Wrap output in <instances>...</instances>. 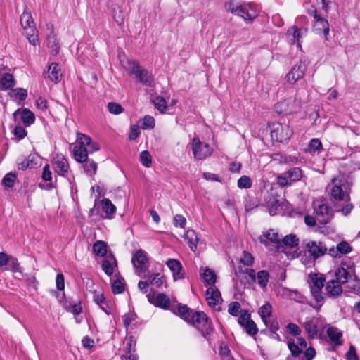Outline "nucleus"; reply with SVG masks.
Instances as JSON below:
<instances>
[{
  "label": "nucleus",
  "mask_w": 360,
  "mask_h": 360,
  "mask_svg": "<svg viewBox=\"0 0 360 360\" xmlns=\"http://www.w3.org/2000/svg\"><path fill=\"white\" fill-rule=\"evenodd\" d=\"M107 250V243L103 240H97L93 245V252L98 256H105Z\"/></svg>",
  "instance_id": "c9c22d12"
},
{
  "label": "nucleus",
  "mask_w": 360,
  "mask_h": 360,
  "mask_svg": "<svg viewBox=\"0 0 360 360\" xmlns=\"http://www.w3.org/2000/svg\"><path fill=\"white\" fill-rule=\"evenodd\" d=\"M101 204L102 210L105 214L104 218L112 219V215L116 211V207L108 198L103 199L101 202Z\"/></svg>",
  "instance_id": "cd10ccee"
},
{
  "label": "nucleus",
  "mask_w": 360,
  "mask_h": 360,
  "mask_svg": "<svg viewBox=\"0 0 360 360\" xmlns=\"http://www.w3.org/2000/svg\"><path fill=\"white\" fill-rule=\"evenodd\" d=\"M250 320V314L248 311H243L238 318V322L242 327H244Z\"/></svg>",
  "instance_id": "774afa93"
},
{
  "label": "nucleus",
  "mask_w": 360,
  "mask_h": 360,
  "mask_svg": "<svg viewBox=\"0 0 360 360\" xmlns=\"http://www.w3.org/2000/svg\"><path fill=\"white\" fill-rule=\"evenodd\" d=\"M335 280L337 281L341 285L347 283L350 278H352V275L345 268H338L335 272Z\"/></svg>",
  "instance_id": "bb28decb"
},
{
  "label": "nucleus",
  "mask_w": 360,
  "mask_h": 360,
  "mask_svg": "<svg viewBox=\"0 0 360 360\" xmlns=\"http://www.w3.org/2000/svg\"><path fill=\"white\" fill-rule=\"evenodd\" d=\"M347 181L345 179L333 178L328 186L331 198L336 201H350V195L347 191Z\"/></svg>",
  "instance_id": "39448f33"
},
{
  "label": "nucleus",
  "mask_w": 360,
  "mask_h": 360,
  "mask_svg": "<svg viewBox=\"0 0 360 360\" xmlns=\"http://www.w3.org/2000/svg\"><path fill=\"white\" fill-rule=\"evenodd\" d=\"M286 328H287L288 332L294 336H298L301 333V329L295 323H288V325L286 326Z\"/></svg>",
  "instance_id": "69168bd1"
},
{
  "label": "nucleus",
  "mask_w": 360,
  "mask_h": 360,
  "mask_svg": "<svg viewBox=\"0 0 360 360\" xmlns=\"http://www.w3.org/2000/svg\"><path fill=\"white\" fill-rule=\"evenodd\" d=\"M288 347L293 357H297L302 352V349L295 343L294 341H288Z\"/></svg>",
  "instance_id": "5fc2aeb1"
},
{
  "label": "nucleus",
  "mask_w": 360,
  "mask_h": 360,
  "mask_svg": "<svg viewBox=\"0 0 360 360\" xmlns=\"http://www.w3.org/2000/svg\"><path fill=\"white\" fill-rule=\"evenodd\" d=\"M311 292L317 302H320L323 300L324 296L322 292V288L311 287Z\"/></svg>",
  "instance_id": "0e129e2a"
},
{
  "label": "nucleus",
  "mask_w": 360,
  "mask_h": 360,
  "mask_svg": "<svg viewBox=\"0 0 360 360\" xmlns=\"http://www.w3.org/2000/svg\"><path fill=\"white\" fill-rule=\"evenodd\" d=\"M10 96L15 99H19L21 101H24L27 97V91L23 88H16L13 89Z\"/></svg>",
  "instance_id": "37998d69"
},
{
  "label": "nucleus",
  "mask_w": 360,
  "mask_h": 360,
  "mask_svg": "<svg viewBox=\"0 0 360 360\" xmlns=\"http://www.w3.org/2000/svg\"><path fill=\"white\" fill-rule=\"evenodd\" d=\"M252 182L251 179L248 176H243L238 180V186L240 188H250Z\"/></svg>",
  "instance_id": "6e6d98bb"
},
{
  "label": "nucleus",
  "mask_w": 360,
  "mask_h": 360,
  "mask_svg": "<svg viewBox=\"0 0 360 360\" xmlns=\"http://www.w3.org/2000/svg\"><path fill=\"white\" fill-rule=\"evenodd\" d=\"M16 179L17 176L14 173H8L4 176L2 184L8 188H12L15 183Z\"/></svg>",
  "instance_id": "a18cd8bd"
},
{
  "label": "nucleus",
  "mask_w": 360,
  "mask_h": 360,
  "mask_svg": "<svg viewBox=\"0 0 360 360\" xmlns=\"http://www.w3.org/2000/svg\"><path fill=\"white\" fill-rule=\"evenodd\" d=\"M258 314L260 316L263 322H266V320L272 315V306L269 302H266L258 310Z\"/></svg>",
  "instance_id": "72a5a7b5"
},
{
  "label": "nucleus",
  "mask_w": 360,
  "mask_h": 360,
  "mask_svg": "<svg viewBox=\"0 0 360 360\" xmlns=\"http://www.w3.org/2000/svg\"><path fill=\"white\" fill-rule=\"evenodd\" d=\"M307 27L298 28L297 25H294L288 30L287 35L292 43L300 47V39L307 34Z\"/></svg>",
  "instance_id": "dca6fc26"
},
{
  "label": "nucleus",
  "mask_w": 360,
  "mask_h": 360,
  "mask_svg": "<svg viewBox=\"0 0 360 360\" xmlns=\"http://www.w3.org/2000/svg\"><path fill=\"white\" fill-rule=\"evenodd\" d=\"M107 107L108 111L114 115H119L124 111L122 106L115 102H109Z\"/></svg>",
  "instance_id": "3c124183"
},
{
  "label": "nucleus",
  "mask_w": 360,
  "mask_h": 360,
  "mask_svg": "<svg viewBox=\"0 0 360 360\" xmlns=\"http://www.w3.org/2000/svg\"><path fill=\"white\" fill-rule=\"evenodd\" d=\"M113 264L117 265L115 257L110 255L103 261L102 269L108 276H111L114 272Z\"/></svg>",
  "instance_id": "c756f323"
},
{
  "label": "nucleus",
  "mask_w": 360,
  "mask_h": 360,
  "mask_svg": "<svg viewBox=\"0 0 360 360\" xmlns=\"http://www.w3.org/2000/svg\"><path fill=\"white\" fill-rule=\"evenodd\" d=\"M112 290L115 294H120L124 292V285L120 280L117 279L114 281L112 284Z\"/></svg>",
  "instance_id": "338daca9"
},
{
  "label": "nucleus",
  "mask_w": 360,
  "mask_h": 360,
  "mask_svg": "<svg viewBox=\"0 0 360 360\" xmlns=\"http://www.w3.org/2000/svg\"><path fill=\"white\" fill-rule=\"evenodd\" d=\"M82 163V168L85 174L91 177L94 176L98 169L97 163L94 160L89 159Z\"/></svg>",
  "instance_id": "7c9ffc66"
},
{
  "label": "nucleus",
  "mask_w": 360,
  "mask_h": 360,
  "mask_svg": "<svg viewBox=\"0 0 360 360\" xmlns=\"http://www.w3.org/2000/svg\"><path fill=\"white\" fill-rule=\"evenodd\" d=\"M299 239L294 234L287 235L282 240H281V243H283L285 246H288L290 248L295 247L298 245Z\"/></svg>",
  "instance_id": "c03bdc74"
},
{
  "label": "nucleus",
  "mask_w": 360,
  "mask_h": 360,
  "mask_svg": "<svg viewBox=\"0 0 360 360\" xmlns=\"http://www.w3.org/2000/svg\"><path fill=\"white\" fill-rule=\"evenodd\" d=\"M352 250L349 243L343 240L339 243L337 246L330 247L328 248V254L333 257H340L342 255L347 254Z\"/></svg>",
  "instance_id": "6ab92c4d"
},
{
  "label": "nucleus",
  "mask_w": 360,
  "mask_h": 360,
  "mask_svg": "<svg viewBox=\"0 0 360 360\" xmlns=\"http://www.w3.org/2000/svg\"><path fill=\"white\" fill-rule=\"evenodd\" d=\"M140 161L146 167H150L152 163V158L148 150H143L140 153Z\"/></svg>",
  "instance_id": "09e8293b"
},
{
  "label": "nucleus",
  "mask_w": 360,
  "mask_h": 360,
  "mask_svg": "<svg viewBox=\"0 0 360 360\" xmlns=\"http://www.w3.org/2000/svg\"><path fill=\"white\" fill-rule=\"evenodd\" d=\"M206 300L210 307H215L222 300L220 291L215 286L209 287L206 290Z\"/></svg>",
  "instance_id": "a211bd4d"
},
{
  "label": "nucleus",
  "mask_w": 360,
  "mask_h": 360,
  "mask_svg": "<svg viewBox=\"0 0 360 360\" xmlns=\"http://www.w3.org/2000/svg\"><path fill=\"white\" fill-rule=\"evenodd\" d=\"M191 148L194 158L197 160H203L210 156L213 152L212 148L207 143L202 142L197 136L192 141Z\"/></svg>",
  "instance_id": "9d476101"
},
{
  "label": "nucleus",
  "mask_w": 360,
  "mask_h": 360,
  "mask_svg": "<svg viewBox=\"0 0 360 360\" xmlns=\"http://www.w3.org/2000/svg\"><path fill=\"white\" fill-rule=\"evenodd\" d=\"M328 247L323 241L309 240L304 243V249L314 261L328 253Z\"/></svg>",
  "instance_id": "6e6552de"
},
{
  "label": "nucleus",
  "mask_w": 360,
  "mask_h": 360,
  "mask_svg": "<svg viewBox=\"0 0 360 360\" xmlns=\"http://www.w3.org/2000/svg\"><path fill=\"white\" fill-rule=\"evenodd\" d=\"M44 77L49 78L51 81L58 83L62 76L61 69L57 63H51L46 72H44Z\"/></svg>",
  "instance_id": "aec40b11"
},
{
  "label": "nucleus",
  "mask_w": 360,
  "mask_h": 360,
  "mask_svg": "<svg viewBox=\"0 0 360 360\" xmlns=\"http://www.w3.org/2000/svg\"><path fill=\"white\" fill-rule=\"evenodd\" d=\"M153 101L155 108L159 110L161 112H163L165 110H166L167 102L162 97L158 96Z\"/></svg>",
  "instance_id": "4d7b16f0"
},
{
  "label": "nucleus",
  "mask_w": 360,
  "mask_h": 360,
  "mask_svg": "<svg viewBox=\"0 0 360 360\" xmlns=\"http://www.w3.org/2000/svg\"><path fill=\"white\" fill-rule=\"evenodd\" d=\"M54 171L58 175L66 176L69 170V164L67 159L63 155H58L56 160L53 162Z\"/></svg>",
  "instance_id": "412c9836"
},
{
  "label": "nucleus",
  "mask_w": 360,
  "mask_h": 360,
  "mask_svg": "<svg viewBox=\"0 0 360 360\" xmlns=\"http://www.w3.org/2000/svg\"><path fill=\"white\" fill-rule=\"evenodd\" d=\"M302 177V171L300 167H292L281 175L278 176L277 182L282 186H290L293 182L300 181Z\"/></svg>",
  "instance_id": "1a4fd4ad"
},
{
  "label": "nucleus",
  "mask_w": 360,
  "mask_h": 360,
  "mask_svg": "<svg viewBox=\"0 0 360 360\" xmlns=\"http://www.w3.org/2000/svg\"><path fill=\"white\" fill-rule=\"evenodd\" d=\"M130 64L129 74L134 75L139 82L147 87L155 86L154 77L151 72L136 62H132Z\"/></svg>",
  "instance_id": "423d86ee"
},
{
  "label": "nucleus",
  "mask_w": 360,
  "mask_h": 360,
  "mask_svg": "<svg viewBox=\"0 0 360 360\" xmlns=\"http://www.w3.org/2000/svg\"><path fill=\"white\" fill-rule=\"evenodd\" d=\"M94 300L105 314H110V308L103 293H98L95 291L94 292Z\"/></svg>",
  "instance_id": "c85d7f7f"
},
{
  "label": "nucleus",
  "mask_w": 360,
  "mask_h": 360,
  "mask_svg": "<svg viewBox=\"0 0 360 360\" xmlns=\"http://www.w3.org/2000/svg\"><path fill=\"white\" fill-rule=\"evenodd\" d=\"M326 290L329 297H337L342 292V285L335 279L326 282Z\"/></svg>",
  "instance_id": "393cba45"
},
{
  "label": "nucleus",
  "mask_w": 360,
  "mask_h": 360,
  "mask_svg": "<svg viewBox=\"0 0 360 360\" xmlns=\"http://www.w3.org/2000/svg\"><path fill=\"white\" fill-rule=\"evenodd\" d=\"M41 177L44 181H47L48 183L46 185L39 184L40 188L50 191L55 187L53 183L52 182V172L50 170V166L49 164H46L45 166L43 167Z\"/></svg>",
  "instance_id": "a878e982"
},
{
  "label": "nucleus",
  "mask_w": 360,
  "mask_h": 360,
  "mask_svg": "<svg viewBox=\"0 0 360 360\" xmlns=\"http://www.w3.org/2000/svg\"><path fill=\"white\" fill-rule=\"evenodd\" d=\"M148 302L156 307L163 309H169L170 307V299L165 293L160 292L155 295L154 291L150 292L147 295Z\"/></svg>",
  "instance_id": "4468645a"
},
{
  "label": "nucleus",
  "mask_w": 360,
  "mask_h": 360,
  "mask_svg": "<svg viewBox=\"0 0 360 360\" xmlns=\"http://www.w3.org/2000/svg\"><path fill=\"white\" fill-rule=\"evenodd\" d=\"M20 23L23 28H29L31 27L32 25H34L32 14L30 11H27V9L24 11L20 16Z\"/></svg>",
  "instance_id": "4c0bfd02"
},
{
  "label": "nucleus",
  "mask_w": 360,
  "mask_h": 360,
  "mask_svg": "<svg viewBox=\"0 0 360 360\" xmlns=\"http://www.w3.org/2000/svg\"><path fill=\"white\" fill-rule=\"evenodd\" d=\"M281 238L278 233L274 232L272 229L267 231L259 237L261 243L268 246L270 243H281Z\"/></svg>",
  "instance_id": "b1692460"
},
{
  "label": "nucleus",
  "mask_w": 360,
  "mask_h": 360,
  "mask_svg": "<svg viewBox=\"0 0 360 360\" xmlns=\"http://www.w3.org/2000/svg\"><path fill=\"white\" fill-rule=\"evenodd\" d=\"M23 29L25 30V34L29 42L31 44L36 46L39 42V37L37 34L38 31L35 27V25H32L31 27Z\"/></svg>",
  "instance_id": "2f4dec72"
},
{
  "label": "nucleus",
  "mask_w": 360,
  "mask_h": 360,
  "mask_svg": "<svg viewBox=\"0 0 360 360\" xmlns=\"http://www.w3.org/2000/svg\"><path fill=\"white\" fill-rule=\"evenodd\" d=\"M202 278L206 284L210 286H214L216 282L217 276L214 271L209 268H206L202 273Z\"/></svg>",
  "instance_id": "58836bf2"
},
{
  "label": "nucleus",
  "mask_w": 360,
  "mask_h": 360,
  "mask_svg": "<svg viewBox=\"0 0 360 360\" xmlns=\"http://www.w3.org/2000/svg\"><path fill=\"white\" fill-rule=\"evenodd\" d=\"M47 45L51 49V51L53 55L59 53L60 46L54 36H49L47 39Z\"/></svg>",
  "instance_id": "49530a36"
},
{
  "label": "nucleus",
  "mask_w": 360,
  "mask_h": 360,
  "mask_svg": "<svg viewBox=\"0 0 360 360\" xmlns=\"http://www.w3.org/2000/svg\"><path fill=\"white\" fill-rule=\"evenodd\" d=\"M254 257L252 255L247 251L243 252V255L240 258V263L243 264L246 266H250L254 263Z\"/></svg>",
  "instance_id": "de8ad7c7"
},
{
  "label": "nucleus",
  "mask_w": 360,
  "mask_h": 360,
  "mask_svg": "<svg viewBox=\"0 0 360 360\" xmlns=\"http://www.w3.org/2000/svg\"><path fill=\"white\" fill-rule=\"evenodd\" d=\"M13 134L15 136V139L17 141H20L27 136V131L23 127L16 126L13 130Z\"/></svg>",
  "instance_id": "8fccbe9b"
},
{
  "label": "nucleus",
  "mask_w": 360,
  "mask_h": 360,
  "mask_svg": "<svg viewBox=\"0 0 360 360\" xmlns=\"http://www.w3.org/2000/svg\"><path fill=\"white\" fill-rule=\"evenodd\" d=\"M240 304L238 302H231L228 307V312L233 316H237L240 312Z\"/></svg>",
  "instance_id": "13d9d810"
},
{
  "label": "nucleus",
  "mask_w": 360,
  "mask_h": 360,
  "mask_svg": "<svg viewBox=\"0 0 360 360\" xmlns=\"http://www.w3.org/2000/svg\"><path fill=\"white\" fill-rule=\"evenodd\" d=\"M319 320L316 318H313L304 323V328L309 338L314 339L317 338L319 333Z\"/></svg>",
  "instance_id": "5701e85b"
},
{
  "label": "nucleus",
  "mask_w": 360,
  "mask_h": 360,
  "mask_svg": "<svg viewBox=\"0 0 360 360\" xmlns=\"http://www.w3.org/2000/svg\"><path fill=\"white\" fill-rule=\"evenodd\" d=\"M27 163H29L30 169L36 167L40 160V157L37 153H30L26 158Z\"/></svg>",
  "instance_id": "864d4df0"
},
{
  "label": "nucleus",
  "mask_w": 360,
  "mask_h": 360,
  "mask_svg": "<svg viewBox=\"0 0 360 360\" xmlns=\"http://www.w3.org/2000/svg\"><path fill=\"white\" fill-rule=\"evenodd\" d=\"M155 127V119L153 117L150 115H146L143 119L142 129H153Z\"/></svg>",
  "instance_id": "bf43d9fd"
},
{
  "label": "nucleus",
  "mask_w": 360,
  "mask_h": 360,
  "mask_svg": "<svg viewBox=\"0 0 360 360\" xmlns=\"http://www.w3.org/2000/svg\"><path fill=\"white\" fill-rule=\"evenodd\" d=\"M173 311L175 314H178L181 318L196 328L205 339L210 340L214 329L206 314L203 311H194L186 305L180 304L176 309H173Z\"/></svg>",
  "instance_id": "f257e3e1"
},
{
  "label": "nucleus",
  "mask_w": 360,
  "mask_h": 360,
  "mask_svg": "<svg viewBox=\"0 0 360 360\" xmlns=\"http://www.w3.org/2000/svg\"><path fill=\"white\" fill-rule=\"evenodd\" d=\"M327 334L332 342L338 345H341L340 339L342 337V333L338 328L333 327L329 328L327 330Z\"/></svg>",
  "instance_id": "ea45409f"
},
{
  "label": "nucleus",
  "mask_w": 360,
  "mask_h": 360,
  "mask_svg": "<svg viewBox=\"0 0 360 360\" xmlns=\"http://www.w3.org/2000/svg\"><path fill=\"white\" fill-rule=\"evenodd\" d=\"M15 85V80L13 75L11 73L4 75V77L0 79V86L1 89H12Z\"/></svg>",
  "instance_id": "473e14b6"
},
{
  "label": "nucleus",
  "mask_w": 360,
  "mask_h": 360,
  "mask_svg": "<svg viewBox=\"0 0 360 360\" xmlns=\"http://www.w3.org/2000/svg\"><path fill=\"white\" fill-rule=\"evenodd\" d=\"M312 285L311 287L323 288L325 283V277L321 274H314L311 275Z\"/></svg>",
  "instance_id": "79ce46f5"
},
{
  "label": "nucleus",
  "mask_w": 360,
  "mask_h": 360,
  "mask_svg": "<svg viewBox=\"0 0 360 360\" xmlns=\"http://www.w3.org/2000/svg\"><path fill=\"white\" fill-rule=\"evenodd\" d=\"M243 328L245 329L246 333L250 335H255L258 333L257 325L252 320L248 322Z\"/></svg>",
  "instance_id": "052dcab7"
},
{
  "label": "nucleus",
  "mask_w": 360,
  "mask_h": 360,
  "mask_svg": "<svg viewBox=\"0 0 360 360\" xmlns=\"http://www.w3.org/2000/svg\"><path fill=\"white\" fill-rule=\"evenodd\" d=\"M329 23L328 20L321 17V15L314 19V23L313 25V31L317 34H323L324 39L328 40L329 35Z\"/></svg>",
  "instance_id": "2eb2a0df"
},
{
  "label": "nucleus",
  "mask_w": 360,
  "mask_h": 360,
  "mask_svg": "<svg viewBox=\"0 0 360 360\" xmlns=\"http://www.w3.org/2000/svg\"><path fill=\"white\" fill-rule=\"evenodd\" d=\"M148 262L146 253L142 250H137L132 256L131 262L135 268L136 274L141 276L148 270L146 265Z\"/></svg>",
  "instance_id": "f8f14e48"
},
{
  "label": "nucleus",
  "mask_w": 360,
  "mask_h": 360,
  "mask_svg": "<svg viewBox=\"0 0 360 360\" xmlns=\"http://www.w3.org/2000/svg\"><path fill=\"white\" fill-rule=\"evenodd\" d=\"M91 143V138L82 133L77 134V143L73 148V155L78 162H84L88 159V155L99 150V145L94 144L93 149H87L86 146Z\"/></svg>",
  "instance_id": "20e7f679"
},
{
  "label": "nucleus",
  "mask_w": 360,
  "mask_h": 360,
  "mask_svg": "<svg viewBox=\"0 0 360 360\" xmlns=\"http://www.w3.org/2000/svg\"><path fill=\"white\" fill-rule=\"evenodd\" d=\"M308 98V91L306 89L302 91H297L295 98L283 99L277 103L275 106V110L279 114H291L297 112L303 103L307 102Z\"/></svg>",
  "instance_id": "f03ea898"
},
{
  "label": "nucleus",
  "mask_w": 360,
  "mask_h": 360,
  "mask_svg": "<svg viewBox=\"0 0 360 360\" xmlns=\"http://www.w3.org/2000/svg\"><path fill=\"white\" fill-rule=\"evenodd\" d=\"M314 214L317 221L322 225L329 223L333 217V210L326 203H320L317 205L314 203Z\"/></svg>",
  "instance_id": "9b49d317"
},
{
  "label": "nucleus",
  "mask_w": 360,
  "mask_h": 360,
  "mask_svg": "<svg viewBox=\"0 0 360 360\" xmlns=\"http://www.w3.org/2000/svg\"><path fill=\"white\" fill-rule=\"evenodd\" d=\"M347 283L348 284V288L352 292L355 293H359L360 292V281L356 277L350 278V280H349Z\"/></svg>",
  "instance_id": "603ef678"
},
{
  "label": "nucleus",
  "mask_w": 360,
  "mask_h": 360,
  "mask_svg": "<svg viewBox=\"0 0 360 360\" xmlns=\"http://www.w3.org/2000/svg\"><path fill=\"white\" fill-rule=\"evenodd\" d=\"M185 238L188 240L191 250L195 251L199 240L196 232L193 230L187 231L185 234Z\"/></svg>",
  "instance_id": "f704fd0d"
},
{
  "label": "nucleus",
  "mask_w": 360,
  "mask_h": 360,
  "mask_svg": "<svg viewBox=\"0 0 360 360\" xmlns=\"http://www.w3.org/2000/svg\"><path fill=\"white\" fill-rule=\"evenodd\" d=\"M225 8L226 11L241 17L245 20H252L257 18L259 11L255 4L243 3L239 5H235L233 1L226 2Z\"/></svg>",
  "instance_id": "7ed1b4c3"
},
{
  "label": "nucleus",
  "mask_w": 360,
  "mask_h": 360,
  "mask_svg": "<svg viewBox=\"0 0 360 360\" xmlns=\"http://www.w3.org/2000/svg\"><path fill=\"white\" fill-rule=\"evenodd\" d=\"M310 152L315 153L322 149V143L319 139H312L309 142Z\"/></svg>",
  "instance_id": "e2e57ef3"
},
{
  "label": "nucleus",
  "mask_w": 360,
  "mask_h": 360,
  "mask_svg": "<svg viewBox=\"0 0 360 360\" xmlns=\"http://www.w3.org/2000/svg\"><path fill=\"white\" fill-rule=\"evenodd\" d=\"M269 127L271 139L277 142H287L292 134L290 127L285 124L273 122Z\"/></svg>",
  "instance_id": "0eeeda50"
},
{
  "label": "nucleus",
  "mask_w": 360,
  "mask_h": 360,
  "mask_svg": "<svg viewBox=\"0 0 360 360\" xmlns=\"http://www.w3.org/2000/svg\"><path fill=\"white\" fill-rule=\"evenodd\" d=\"M269 274L266 270H261L257 273L256 280L257 281V283L259 287L262 289L266 288L269 281Z\"/></svg>",
  "instance_id": "e433bc0d"
},
{
  "label": "nucleus",
  "mask_w": 360,
  "mask_h": 360,
  "mask_svg": "<svg viewBox=\"0 0 360 360\" xmlns=\"http://www.w3.org/2000/svg\"><path fill=\"white\" fill-rule=\"evenodd\" d=\"M148 281L150 285H155L157 288L161 287L165 282V279L160 274H152L148 276Z\"/></svg>",
  "instance_id": "a19ab883"
},
{
  "label": "nucleus",
  "mask_w": 360,
  "mask_h": 360,
  "mask_svg": "<svg viewBox=\"0 0 360 360\" xmlns=\"http://www.w3.org/2000/svg\"><path fill=\"white\" fill-rule=\"evenodd\" d=\"M166 264L172 272L174 281L184 278V271L179 260L169 259L167 261Z\"/></svg>",
  "instance_id": "f3484780"
},
{
  "label": "nucleus",
  "mask_w": 360,
  "mask_h": 360,
  "mask_svg": "<svg viewBox=\"0 0 360 360\" xmlns=\"http://www.w3.org/2000/svg\"><path fill=\"white\" fill-rule=\"evenodd\" d=\"M266 328H269L270 333H274L279 330V324L277 319H268L266 322H263Z\"/></svg>",
  "instance_id": "680f3d73"
},
{
  "label": "nucleus",
  "mask_w": 360,
  "mask_h": 360,
  "mask_svg": "<svg viewBox=\"0 0 360 360\" xmlns=\"http://www.w3.org/2000/svg\"><path fill=\"white\" fill-rule=\"evenodd\" d=\"M19 114L21 115V120L25 127H30L35 121L34 114L28 108H24L22 110H16L13 113L14 118L16 119Z\"/></svg>",
  "instance_id": "4be33fe9"
},
{
  "label": "nucleus",
  "mask_w": 360,
  "mask_h": 360,
  "mask_svg": "<svg viewBox=\"0 0 360 360\" xmlns=\"http://www.w3.org/2000/svg\"><path fill=\"white\" fill-rule=\"evenodd\" d=\"M307 68V65L301 60L294 65L286 75V80L290 84H294L297 81L303 78Z\"/></svg>",
  "instance_id": "ddd939ff"
}]
</instances>
